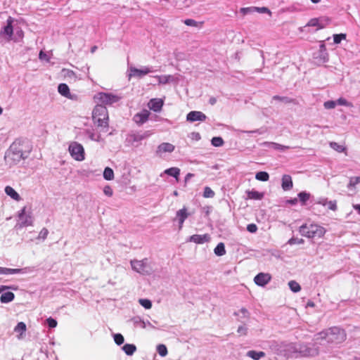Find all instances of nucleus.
<instances>
[{
    "label": "nucleus",
    "mask_w": 360,
    "mask_h": 360,
    "mask_svg": "<svg viewBox=\"0 0 360 360\" xmlns=\"http://www.w3.org/2000/svg\"><path fill=\"white\" fill-rule=\"evenodd\" d=\"M25 208L21 210L20 212L19 213V219L20 220V222L18 223L16 226L18 229H22L25 226H31L32 225V218L30 215H25Z\"/></svg>",
    "instance_id": "nucleus-12"
},
{
    "label": "nucleus",
    "mask_w": 360,
    "mask_h": 360,
    "mask_svg": "<svg viewBox=\"0 0 360 360\" xmlns=\"http://www.w3.org/2000/svg\"><path fill=\"white\" fill-rule=\"evenodd\" d=\"M114 341L117 345H121L124 343V338L123 335L120 333L115 334L114 336Z\"/></svg>",
    "instance_id": "nucleus-50"
},
{
    "label": "nucleus",
    "mask_w": 360,
    "mask_h": 360,
    "mask_svg": "<svg viewBox=\"0 0 360 360\" xmlns=\"http://www.w3.org/2000/svg\"><path fill=\"white\" fill-rule=\"evenodd\" d=\"M297 352H304V351L299 349L295 343L283 342L281 356L289 358L292 356L293 354Z\"/></svg>",
    "instance_id": "nucleus-10"
},
{
    "label": "nucleus",
    "mask_w": 360,
    "mask_h": 360,
    "mask_svg": "<svg viewBox=\"0 0 360 360\" xmlns=\"http://www.w3.org/2000/svg\"><path fill=\"white\" fill-rule=\"evenodd\" d=\"M49 234V231L46 228H43L39 233L38 238L45 240Z\"/></svg>",
    "instance_id": "nucleus-61"
},
{
    "label": "nucleus",
    "mask_w": 360,
    "mask_h": 360,
    "mask_svg": "<svg viewBox=\"0 0 360 360\" xmlns=\"http://www.w3.org/2000/svg\"><path fill=\"white\" fill-rule=\"evenodd\" d=\"M103 178L108 181L112 180L114 179L113 170L108 167H105L103 172Z\"/></svg>",
    "instance_id": "nucleus-38"
},
{
    "label": "nucleus",
    "mask_w": 360,
    "mask_h": 360,
    "mask_svg": "<svg viewBox=\"0 0 360 360\" xmlns=\"http://www.w3.org/2000/svg\"><path fill=\"white\" fill-rule=\"evenodd\" d=\"M297 196H298L299 200H300V202L302 203V205H305L307 201L309 200L311 195L309 193H307L306 191H302L298 193Z\"/></svg>",
    "instance_id": "nucleus-37"
},
{
    "label": "nucleus",
    "mask_w": 360,
    "mask_h": 360,
    "mask_svg": "<svg viewBox=\"0 0 360 360\" xmlns=\"http://www.w3.org/2000/svg\"><path fill=\"white\" fill-rule=\"evenodd\" d=\"M15 298L13 292L8 291L1 294L0 301L1 303L6 304L12 302Z\"/></svg>",
    "instance_id": "nucleus-26"
},
{
    "label": "nucleus",
    "mask_w": 360,
    "mask_h": 360,
    "mask_svg": "<svg viewBox=\"0 0 360 360\" xmlns=\"http://www.w3.org/2000/svg\"><path fill=\"white\" fill-rule=\"evenodd\" d=\"M175 147L173 144L169 143H162L158 146L156 153L158 155H161L165 153H172Z\"/></svg>",
    "instance_id": "nucleus-18"
},
{
    "label": "nucleus",
    "mask_w": 360,
    "mask_h": 360,
    "mask_svg": "<svg viewBox=\"0 0 360 360\" xmlns=\"http://www.w3.org/2000/svg\"><path fill=\"white\" fill-rule=\"evenodd\" d=\"M68 151L71 157L77 161H83L85 159L84 148L82 144L76 141L70 143Z\"/></svg>",
    "instance_id": "nucleus-7"
},
{
    "label": "nucleus",
    "mask_w": 360,
    "mask_h": 360,
    "mask_svg": "<svg viewBox=\"0 0 360 360\" xmlns=\"http://www.w3.org/2000/svg\"><path fill=\"white\" fill-rule=\"evenodd\" d=\"M269 347L272 352L281 356L283 342L271 341L269 343Z\"/></svg>",
    "instance_id": "nucleus-21"
},
{
    "label": "nucleus",
    "mask_w": 360,
    "mask_h": 360,
    "mask_svg": "<svg viewBox=\"0 0 360 360\" xmlns=\"http://www.w3.org/2000/svg\"><path fill=\"white\" fill-rule=\"evenodd\" d=\"M326 109H333L336 106V102L334 101H328L323 103Z\"/></svg>",
    "instance_id": "nucleus-57"
},
{
    "label": "nucleus",
    "mask_w": 360,
    "mask_h": 360,
    "mask_svg": "<svg viewBox=\"0 0 360 360\" xmlns=\"http://www.w3.org/2000/svg\"><path fill=\"white\" fill-rule=\"evenodd\" d=\"M157 351L161 356H165L167 354V349L165 345H158L157 347Z\"/></svg>",
    "instance_id": "nucleus-46"
},
{
    "label": "nucleus",
    "mask_w": 360,
    "mask_h": 360,
    "mask_svg": "<svg viewBox=\"0 0 360 360\" xmlns=\"http://www.w3.org/2000/svg\"><path fill=\"white\" fill-rule=\"evenodd\" d=\"M304 240L302 238H298L292 237L288 241V243L290 245H295V244H303Z\"/></svg>",
    "instance_id": "nucleus-53"
},
{
    "label": "nucleus",
    "mask_w": 360,
    "mask_h": 360,
    "mask_svg": "<svg viewBox=\"0 0 360 360\" xmlns=\"http://www.w3.org/2000/svg\"><path fill=\"white\" fill-rule=\"evenodd\" d=\"M234 315L238 317L240 321H242V319L249 317L250 313L245 308H241L238 311L234 312Z\"/></svg>",
    "instance_id": "nucleus-32"
},
{
    "label": "nucleus",
    "mask_w": 360,
    "mask_h": 360,
    "mask_svg": "<svg viewBox=\"0 0 360 360\" xmlns=\"http://www.w3.org/2000/svg\"><path fill=\"white\" fill-rule=\"evenodd\" d=\"M319 352V350L317 347L316 348H314V349H311V348H307L305 351V355H308V356H315V355H317Z\"/></svg>",
    "instance_id": "nucleus-55"
},
{
    "label": "nucleus",
    "mask_w": 360,
    "mask_h": 360,
    "mask_svg": "<svg viewBox=\"0 0 360 360\" xmlns=\"http://www.w3.org/2000/svg\"><path fill=\"white\" fill-rule=\"evenodd\" d=\"M240 12L245 15L247 14H249V13H252L254 12H256V10H255V6H250V7H244V8H241L240 9Z\"/></svg>",
    "instance_id": "nucleus-48"
},
{
    "label": "nucleus",
    "mask_w": 360,
    "mask_h": 360,
    "mask_svg": "<svg viewBox=\"0 0 360 360\" xmlns=\"http://www.w3.org/2000/svg\"><path fill=\"white\" fill-rule=\"evenodd\" d=\"M184 22L185 25H186L188 26H191V27H198V25L202 26V25L203 24L202 22H197L193 19H186L184 21Z\"/></svg>",
    "instance_id": "nucleus-44"
},
{
    "label": "nucleus",
    "mask_w": 360,
    "mask_h": 360,
    "mask_svg": "<svg viewBox=\"0 0 360 360\" xmlns=\"http://www.w3.org/2000/svg\"><path fill=\"white\" fill-rule=\"evenodd\" d=\"M164 101L161 98H152L148 103V107L154 112H160L163 106Z\"/></svg>",
    "instance_id": "nucleus-19"
},
{
    "label": "nucleus",
    "mask_w": 360,
    "mask_h": 360,
    "mask_svg": "<svg viewBox=\"0 0 360 360\" xmlns=\"http://www.w3.org/2000/svg\"><path fill=\"white\" fill-rule=\"evenodd\" d=\"M27 327L25 323L19 322L14 328L15 333H19L20 335L18 338L20 339L21 335L26 331Z\"/></svg>",
    "instance_id": "nucleus-33"
},
{
    "label": "nucleus",
    "mask_w": 360,
    "mask_h": 360,
    "mask_svg": "<svg viewBox=\"0 0 360 360\" xmlns=\"http://www.w3.org/2000/svg\"><path fill=\"white\" fill-rule=\"evenodd\" d=\"M31 151L27 143L20 140H15L6 153L5 158L12 160L13 164L19 162L21 160L28 158Z\"/></svg>",
    "instance_id": "nucleus-2"
},
{
    "label": "nucleus",
    "mask_w": 360,
    "mask_h": 360,
    "mask_svg": "<svg viewBox=\"0 0 360 360\" xmlns=\"http://www.w3.org/2000/svg\"><path fill=\"white\" fill-rule=\"evenodd\" d=\"M5 193L15 200L19 201L21 199L20 195L9 186H6Z\"/></svg>",
    "instance_id": "nucleus-27"
},
{
    "label": "nucleus",
    "mask_w": 360,
    "mask_h": 360,
    "mask_svg": "<svg viewBox=\"0 0 360 360\" xmlns=\"http://www.w3.org/2000/svg\"><path fill=\"white\" fill-rule=\"evenodd\" d=\"M210 239V237L208 234H204V235H198V234H194L189 238L190 242H193L197 244H203L206 242H208Z\"/></svg>",
    "instance_id": "nucleus-20"
},
{
    "label": "nucleus",
    "mask_w": 360,
    "mask_h": 360,
    "mask_svg": "<svg viewBox=\"0 0 360 360\" xmlns=\"http://www.w3.org/2000/svg\"><path fill=\"white\" fill-rule=\"evenodd\" d=\"M214 254L217 256H223L226 254L225 245L223 243H219L214 250Z\"/></svg>",
    "instance_id": "nucleus-34"
},
{
    "label": "nucleus",
    "mask_w": 360,
    "mask_h": 360,
    "mask_svg": "<svg viewBox=\"0 0 360 360\" xmlns=\"http://www.w3.org/2000/svg\"><path fill=\"white\" fill-rule=\"evenodd\" d=\"M308 26L310 27H317L318 28L321 29L323 27V25H322L320 23V20L318 18H312L311 19L309 22L307 23Z\"/></svg>",
    "instance_id": "nucleus-43"
},
{
    "label": "nucleus",
    "mask_w": 360,
    "mask_h": 360,
    "mask_svg": "<svg viewBox=\"0 0 360 360\" xmlns=\"http://www.w3.org/2000/svg\"><path fill=\"white\" fill-rule=\"evenodd\" d=\"M132 321L135 327H139L141 328H146V323L139 316L133 318Z\"/></svg>",
    "instance_id": "nucleus-36"
},
{
    "label": "nucleus",
    "mask_w": 360,
    "mask_h": 360,
    "mask_svg": "<svg viewBox=\"0 0 360 360\" xmlns=\"http://www.w3.org/2000/svg\"><path fill=\"white\" fill-rule=\"evenodd\" d=\"M207 119L205 114L200 111H191L186 115V120L189 122H194L196 121L204 122Z\"/></svg>",
    "instance_id": "nucleus-14"
},
{
    "label": "nucleus",
    "mask_w": 360,
    "mask_h": 360,
    "mask_svg": "<svg viewBox=\"0 0 360 360\" xmlns=\"http://www.w3.org/2000/svg\"><path fill=\"white\" fill-rule=\"evenodd\" d=\"M152 134V131H131L126 136L125 146L137 148L141 145V141L150 137Z\"/></svg>",
    "instance_id": "nucleus-3"
},
{
    "label": "nucleus",
    "mask_w": 360,
    "mask_h": 360,
    "mask_svg": "<svg viewBox=\"0 0 360 360\" xmlns=\"http://www.w3.org/2000/svg\"><path fill=\"white\" fill-rule=\"evenodd\" d=\"M256 12H258L259 13H267L269 15H271L272 13L271 11L266 7H256L255 6Z\"/></svg>",
    "instance_id": "nucleus-56"
},
{
    "label": "nucleus",
    "mask_w": 360,
    "mask_h": 360,
    "mask_svg": "<svg viewBox=\"0 0 360 360\" xmlns=\"http://www.w3.org/2000/svg\"><path fill=\"white\" fill-rule=\"evenodd\" d=\"M85 134L91 141L96 142H99L101 141V135L98 133H95L93 130L86 129L85 131Z\"/></svg>",
    "instance_id": "nucleus-31"
},
{
    "label": "nucleus",
    "mask_w": 360,
    "mask_h": 360,
    "mask_svg": "<svg viewBox=\"0 0 360 360\" xmlns=\"http://www.w3.org/2000/svg\"><path fill=\"white\" fill-rule=\"evenodd\" d=\"M281 186L284 191H289L292 188L293 184L290 175L285 174L283 176Z\"/></svg>",
    "instance_id": "nucleus-23"
},
{
    "label": "nucleus",
    "mask_w": 360,
    "mask_h": 360,
    "mask_svg": "<svg viewBox=\"0 0 360 360\" xmlns=\"http://www.w3.org/2000/svg\"><path fill=\"white\" fill-rule=\"evenodd\" d=\"M265 353L264 352H257L255 350H250L247 352L246 356L254 359L259 360V359L265 356Z\"/></svg>",
    "instance_id": "nucleus-28"
},
{
    "label": "nucleus",
    "mask_w": 360,
    "mask_h": 360,
    "mask_svg": "<svg viewBox=\"0 0 360 360\" xmlns=\"http://www.w3.org/2000/svg\"><path fill=\"white\" fill-rule=\"evenodd\" d=\"M261 145L264 146H267L269 148H271L276 150H282V151L289 149L290 148V146H283V145H281V144H279V143H277L275 142L265 141V142L262 143Z\"/></svg>",
    "instance_id": "nucleus-24"
},
{
    "label": "nucleus",
    "mask_w": 360,
    "mask_h": 360,
    "mask_svg": "<svg viewBox=\"0 0 360 360\" xmlns=\"http://www.w3.org/2000/svg\"><path fill=\"white\" fill-rule=\"evenodd\" d=\"M299 232L308 238H320L326 233V229L316 224H304L300 227Z\"/></svg>",
    "instance_id": "nucleus-4"
},
{
    "label": "nucleus",
    "mask_w": 360,
    "mask_h": 360,
    "mask_svg": "<svg viewBox=\"0 0 360 360\" xmlns=\"http://www.w3.org/2000/svg\"><path fill=\"white\" fill-rule=\"evenodd\" d=\"M150 112L148 110H143L141 112L136 113L134 117L133 120L138 125H142L145 122H147L149 117Z\"/></svg>",
    "instance_id": "nucleus-17"
},
{
    "label": "nucleus",
    "mask_w": 360,
    "mask_h": 360,
    "mask_svg": "<svg viewBox=\"0 0 360 360\" xmlns=\"http://www.w3.org/2000/svg\"><path fill=\"white\" fill-rule=\"evenodd\" d=\"M248 197L250 199H254V200H261L264 195L262 193H260L257 191H248Z\"/></svg>",
    "instance_id": "nucleus-35"
},
{
    "label": "nucleus",
    "mask_w": 360,
    "mask_h": 360,
    "mask_svg": "<svg viewBox=\"0 0 360 360\" xmlns=\"http://www.w3.org/2000/svg\"><path fill=\"white\" fill-rule=\"evenodd\" d=\"M313 57L315 60H317V63L320 64L328 62V54L327 53L326 45L323 42H321L320 44L319 50L314 53Z\"/></svg>",
    "instance_id": "nucleus-11"
},
{
    "label": "nucleus",
    "mask_w": 360,
    "mask_h": 360,
    "mask_svg": "<svg viewBox=\"0 0 360 360\" xmlns=\"http://www.w3.org/2000/svg\"><path fill=\"white\" fill-rule=\"evenodd\" d=\"M271 276L267 273H259L254 278L255 283L259 286H264L271 281Z\"/></svg>",
    "instance_id": "nucleus-16"
},
{
    "label": "nucleus",
    "mask_w": 360,
    "mask_h": 360,
    "mask_svg": "<svg viewBox=\"0 0 360 360\" xmlns=\"http://www.w3.org/2000/svg\"><path fill=\"white\" fill-rule=\"evenodd\" d=\"M346 337L345 331L343 329L338 327H332L315 335L314 340L315 345H337L344 342Z\"/></svg>",
    "instance_id": "nucleus-1"
},
{
    "label": "nucleus",
    "mask_w": 360,
    "mask_h": 360,
    "mask_svg": "<svg viewBox=\"0 0 360 360\" xmlns=\"http://www.w3.org/2000/svg\"><path fill=\"white\" fill-rule=\"evenodd\" d=\"M346 38L345 34H336L333 35V40L335 44H340L342 39Z\"/></svg>",
    "instance_id": "nucleus-52"
},
{
    "label": "nucleus",
    "mask_w": 360,
    "mask_h": 360,
    "mask_svg": "<svg viewBox=\"0 0 360 360\" xmlns=\"http://www.w3.org/2000/svg\"><path fill=\"white\" fill-rule=\"evenodd\" d=\"M329 210L333 211L337 210V202L336 200H328V204L326 205Z\"/></svg>",
    "instance_id": "nucleus-60"
},
{
    "label": "nucleus",
    "mask_w": 360,
    "mask_h": 360,
    "mask_svg": "<svg viewBox=\"0 0 360 360\" xmlns=\"http://www.w3.org/2000/svg\"><path fill=\"white\" fill-rule=\"evenodd\" d=\"M96 98L103 105L117 103L121 97L111 93L100 92L96 96Z\"/></svg>",
    "instance_id": "nucleus-8"
},
{
    "label": "nucleus",
    "mask_w": 360,
    "mask_h": 360,
    "mask_svg": "<svg viewBox=\"0 0 360 360\" xmlns=\"http://www.w3.org/2000/svg\"><path fill=\"white\" fill-rule=\"evenodd\" d=\"M130 263L132 269L137 273L143 275H150L153 272V269L147 258L142 260H131Z\"/></svg>",
    "instance_id": "nucleus-6"
},
{
    "label": "nucleus",
    "mask_w": 360,
    "mask_h": 360,
    "mask_svg": "<svg viewBox=\"0 0 360 360\" xmlns=\"http://www.w3.org/2000/svg\"><path fill=\"white\" fill-rule=\"evenodd\" d=\"M330 146L338 153H343L346 150V148L342 145L338 144L336 142H330Z\"/></svg>",
    "instance_id": "nucleus-41"
},
{
    "label": "nucleus",
    "mask_w": 360,
    "mask_h": 360,
    "mask_svg": "<svg viewBox=\"0 0 360 360\" xmlns=\"http://www.w3.org/2000/svg\"><path fill=\"white\" fill-rule=\"evenodd\" d=\"M153 71L154 70L153 69V67H150V66H143L140 69H138L134 67H130L129 68L128 77H129V79H130L132 77L141 78L143 76L148 75V73L153 72Z\"/></svg>",
    "instance_id": "nucleus-9"
},
{
    "label": "nucleus",
    "mask_w": 360,
    "mask_h": 360,
    "mask_svg": "<svg viewBox=\"0 0 360 360\" xmlns=\"http://www.w3.org/2000/svg\"><path fill=\"white\" fill-rule=\"evenodd\" d=\"M272 98L274 100L282 101L284 103H290L291 102V100L288 97H286V96H273Z\"/></svg>",
    "instance_id": "nucleus-58"
},
{
    "label": "nucleus",
    "mask_w": 360,
    "mask_h": 360,
    "mask_svg": "<svg viewBox=\"0 0 360 360\" xmlns=\"http://www.w3.org/2000/svg\"><path fill=\"white\" fill-rule=\"evenodd\" d=\"M163 174H167L169 176H173L176 179V180L179 181V176L180 175V169L178 167H170L165 169L163 173L160 174V176H162Z\"/></svg>",
    "instance_id": "nucleus-25"
},
{
    "label": "nucleus",
    "mask_w": 360,
    "mask_h": 360,
    "mask_svg": "<svg viewBox=\"0 0 360 360\" xmlns=\"http://www.w3.org/2000/svg\"><path fill=\"white\" fill-rule=\"evenodd\" d=\"M212 145L215 147H220L224 144V140L220 136L213 137L211 140Z\"/></svg>",
    "instance_id": "nucleus-42"
},
{
    "label": "nucleus",
    "mask_w": 360,
    "mask_h": 360,
    "mask_svg": "<svg viewBox=\"0 0 360 360\" xmlns=\"http://www.w3.org/2000/svg\"><path fill=\"white\" fill-rule=\"evenodd\" d=\"M188 215L189 214L187 212V209L186 207H184L176 212V218L179 221V229H181L184 221L188 217Z\"/></svg>",
    "instance_id": "nucleus-22"
},
{
    "label": "nucleus",
    "mask_w": 360,
    "mask_h": 360,
    "mask_svg": "<svg viewBox=\"0 0 360 360\" xmlns=\"http://www.w3.org/2000/svg\"><path fill=\"white\" fill-rule=\"evenodd\" d=\"M203 196L205 198H213L214 196V192L208 186L204 188Z\"/></svg>",
    "instance_id": "nucleus-51"
},
{
    "label": "nucleus",
    "mask_w": 360,
    "mask_h": 360,
    "mask_svg": "<svg viewBox=\"0 0 360 360\" xmlns=\"http://www.w3.org/2000/svg\"><path fill=\"white\" fill-rule=\"evenodd\" d=\"M93 120L101 127H108V112L103 105H98L93 110Z\"/></svg>",
    "instance_id": "nucleus-5"
},
{
    "label": "nucleus",
    "mask_w": 360,
    "mask_h": 360,
    "mask_svg": "<svg viewBox=\"0 0 360 360\" xmlns=\"http://www.w3.org/2000/svg\"><path fill=\"white\" fill-rule=\"evenodd\" d=\"M39 58L41 60H46V62H49L50 60V58L48 56V55L44 52L43 51H41L39 54Z\"/></svg>",
    "instance_id": "nucleus-63"
},
{
    "label": "nucleus",
    "mask_w": 360,
    "mask_h": 360,
    "mask_svg": "<svg viewBox=\"0 0 360 360\" xmlns=\"http://www.w3.org/2000/svg\"><path fill=\"white\" fill-rule=\"evenodd\" d=\"M122 349L127 355L131 356L136 352V347L133 344H125Z\"/></svg>",
    "instance_id": "nucleus-30"
},
{
    "label": "nucleus",
    "mask_w": 360,
    "mask_h": 360,
    "mask_svg": "<svg viewBox=\"0 0 360 360\" xmlns=\"http://www.w3.org/2000/svg\"><path fill=\"white\" fill-rule=\"evenodd\" d=\"M32 270L30 267H25L22 269H11L6 267H1V274L4 275H9V274H27L31 272Z\"/></svg>",
    "instance_id": "nucleus-15"
},
{
    "label": "nucleus",
    "mask_w": 360,
    "mask_h": 360,
    "mask_svg": "<svg viewBox=\"0 0 360 360\" xmlns=\"http://www.w3.org/2000/svg\"><path fill=\"white\" fill-rule=\"evenodd\" d=\"M58 91L62 96L70 98V89L66 84H60L58 86Z\"/></svg>",
    "instance_id": "nucleus-29"
},
{
    "label": "nucleus",
    "mask_w": 360,
    "mask_h": 360,
    "mask_svg": "<svg viewBox=\"0 0 360 360\" xmlns=\"http://www.w3.org/2000/svg\"><path fill=\"white\" fill-rule=\"evenodd\" d=\"M155 77L158 79L159 84H167L169 82L171 76L170 75H161V76H155Z\"/></svg>",
    "instance_id": "nucleus-49"
},
{
    "label": "nucleus",
    "mask_w": 360,
    "mask_h": 360,
    "mask_svg": "<svg viewBox=\"0 0 360 360\" xmlns=\"http://www.w3.org/2000/svg\"><path fill=\"white\" fill-rule=\"evenodd\" d=\"M288 286H289L290 289L294 292H297L300 291V290H301V287H300V284L297 282H296L295 281H290L288 283Z\"/></svg>",
    "instance_id": "nucleus-40"
},
{
    "label": "nucleus",
    "mask_w": 360,
    "mask_h": 360,
    "mask_svg": "<svg viewBox=\"0 0 360 360\" xmlns=\"http://www.w3.org/2000/svg\"><path fill=\"white\" fill-rule=\"evenodd\" d=\"M335 102H336V105H344V106H347V107L352 106V103L348 102L344 98H339Z\"/></svg>",
    "instance_id": "nucleus-54"
},
{
    "label": "nucleus",
    "mask_w": 360,
    "mask_h": 360,
    "mask_svg": "<svg viewBox=\"0 0 360 360\" xmlns=\"http://www.w3.org/2000/svg\"><path fill=\"white\" fill-rule=\"evenodd\" d=\"M255 179L261 181H266L269 179V175L266 172H259L256 174Z\"/></svg>",
    "instance_id": "nucleus-39"
},
{
    "label": "nucleus",
    "mask_w": 360,
    "mask_h": 360,
    "mask_svg": "<svg viewBox=\"0 0 360 360\" xmlns=\"http://www.w3.org/2000/svg\"><path fill=\"white\" fill-rule=\"evenodd\" d=\"M24 33L21 29L16 30L15 36L14 37V41H18L23 38Z\"/></svg>",
    "instance_id": "nucleus-62"
},
{
    "label": "nucleus",
    "mask_w": 360,
    "mask_h": 360,
    "mask_svg": "<svg viewBox=\"0 0 360 360\" xmlns=\"http://www.w3.org/2000/svg\"><path fill=\"white\" fill-rule=\"evenodd\" d=\"M103 193H105V195H106L107 196H109V197L112 196L113 194L112 189L111 188V187L110 186H106L104 187Z\"/></svg>",
    "instance_id": "nucleus-64"
},
{
    "label": "nucleus",
    "mask_w": 360,
    "mask_h": 360,
    "mask_svg": "<svg viewBox=\"0 0 360 360\" xmlns=\"http://www.w3.org/2000/svg\"><path fill=\"white\" fill-rule=\"evenodd\" d=\"M14 19L9 16L6 20V25L1 31V34L6 35L8 40L13 39Z\"/></svg>",
    "instance_id": "nucleus-13"
},
{
    "label": "nucleus",
    "mask_w": 360,
    "mask_h": 360,
    "mask_svg": "<svg viewBox=\"0 0 360 360\" xmlns=\"http://www.w3.org/2000/svg\"><path fill=\"white\" fill-rule=\"evenodd\" d=\"M359 184L358 176L351 177L349 179V182L347 185V188L350 190L355 188L356 185Z\"/></svg>",
    "instance_id": "nucleus-45"
},
{
    "label": "nucleus",
    "mask_w": 360,
    "mask_h": 360,
    "mask_svg": "<svg viewBox=\"0 0 360 360\" xmlns=\"http://www.w3.org/2000/svg\"><path fill=\"white\" fill-rule=\"evenodd\" d=\"M46 323L49 328H53L57 326V321L54 319L49 317L46 319Z\"/></svg>",
    "instance_id": "nucleus-59"
},
{
    "label": "nucleus",
    "mask_w": 360,
    "mask_h": 360,
    "mask_svg": "<svg viewBox=\"0 0 360 360\" xmlns=\"http://www.w3.org/2000/svg\"><path fill=\"white\" fill-rule=\"evenodd\" d=\"M139 304L146 309H149L152 307V302L148 299H140L139 300Z\"/></svg>",
    "instance_id": "nucleus-47"
}]
</instances>
